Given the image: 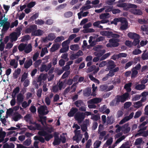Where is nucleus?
Listing matches in <instances>:
<instances>
[{
  "instance_id": "nucleus-1",
  "label": "nucleus",
  "mask_w": 148,
  "mask_h": 148,
  "mask_svg": "<svg viewBox=\"0 0 148 148\" xmlns=\"http://www.w3.org/2000/svg\"><path fill=\"white\" fill-rule=\"evenodd\" d=\"M129 95V94L127 92H125L121 95H117L115 98L110 102V106H114L119 105L120 102L121 103L124 102L128 100Z\"/></svg>"
},
{
  "instance_id": "nucleus-2",
  "label": "nucleus",
  "mask_w": 148,
  "mask_h": 148,
  "mask_svg": "<svg viewBox=\"0 0 148 148\" xmlns=\"http://www.w3.org/2000/svg\"><path fill=\"white\" fill-rule=\"evenodd\" d=\"M38 112L40 115H45L47 114L49 112L47 106H41L37 109Z\"/></svg>"
},
{
  "instance_id": "nucleus-3",
  "label": "nucleus",
  "mask_w": 148,
  "mask_h": 148,
  "mask_svg": "<svg viewBox=\"0 0 148 148\" xmlns=\"http://www.w3.org/2000/svg\"><path fill=\"white\" fill-rule=\"evenodd\" d=\"M51 131H48V132L45 131L44 130H42L38 132V134L40 136H44L45 139L47 141H49L51 138L53 137L52 135L50 134Z\"/></svg>"
},
{
  "instance_id": "nucleus-4",
  "label": "nucleus",
  "mask_w": 148,
  "mask_h": 148,
  "mask_svg": "<svg viewBox=\"0 0 148 148\" xmlns=\"http://www.w3.org/2000/svg\"><path fill=\"white\" fill-rule=\"evenodd\" d=\"M74 118L75 120L77 121L78 123L80 124L83 121L85 116H84L83 112H78L75 115Z\"/></svg>"
},
{
  "instance_id": "nucleus-5",
  "label": "nucleus",
  "mask_w": 148,
  "mask_h": 148,
  "mask_svg": "<svg viewBox=\"0 0 148 148\" xmlns=\"http://www.w3.org/2000/svg\"><path fill=\"white\" fill-rule=\"evenodd\" d=\"M31 139L29 138H28L23 142V145L21 144H17V148H30L26 147L24 145L28 146H29L31 144Z\"/></svg>"
},
{
  "instance_id": "nucleus-6",
  "label": "nucleus",
  "mask_w": 148,
  "mask_h": 148,
  "mask_svg": "<svg viewBox=\"0 0 148 148\" xmlns=\"http://www.w3.org/2000/svg\"><path fill=\"white\" fill-rule=\"evenodd\" d=\"M74 132L75 135L73 137V139L77 142L78 143L81 140L82 138V135L80 134L79 130H75Z\"/></svg>"
},
{
  "instance_id": "nucleus-7",
  "label": "nucleus",
  "mask_w": 148,
  "mask_h": 148,
  "mask_svg": "<svg viewBox=\"0 0 148 148\" xmlns=\"http://www.w3.org/2000/svg\"><path fill=\"white\" fill-rule=\"evenodd\" d=\"M123 134V132H122L118 133L115 135V138H119L116 141L115 144L120 143L125 138V136L124 135L122 136Z\"/></svg>"
},
{
  "instance_id": "nucleus-8",
  "label": "nucleus",
  "mask_w": 148,
  "mask_h": 148,
  "mask_svg": "<svg viewBox=\"0 0 148 148\" xmlns=\"http://www.w3.org/2000/svg\"><path fill=\"white\" fill-rule=\"evenodd\" d=\"M109 42L112 43L113 47H116L119 45V42H120V40L118 38H112L109 40Z\"/></svg>"
},
{
  "instance_id": "nucleus-9",
  "label": "nucleus",
  "mask_w": 148,
  "mask_h": 148,
  "mask_svg": "<svg viewBox=\"0 0 148 148\" xmlns=\"http://www.w3.org/2000/svg\"><path fill=\"white\" fill-rule=\"evenodd\" d=\"M125 18L123 17H118L115 18L113 21H111V24H114L116 25H117V23L121 22L123 23L125 22Z\"/></svg>"
},
{
  "instance_id": "nucleus-10",
  "label": "nucleus",
  "mask_w": 148,
  "mask_h": 148,
  "mask_svg": "<svg viewBox=\"0 0 148 148\" xmlns=\"http://www.w3.org/2000/svg\"><path fill=\"white\" fill-rule=\"evenodd\" d=\"M101 99L99 98H95L91 99L87 101L88 104H97L101 102Z\"/></svg>"
},
{
  "instance_id": "nucleus-11",
  "label": "nucleus",
  "mask_w": 148,
  "mask_h": 148,
  "mask_svg": "<svg viewBox=\"0 0 148 148\" xmlns=\"http://www.w3.org/2000/svg\"><path fill=\"white\" fill-rule=\"evenodd\" d=\"M24 99V96L23 94L21 93H19L17 96V103L18 105H20L21 104L23 101Z\"/></svg>"
},
{
  "instance_id": "nucleus-12",
  "label": "nucleus",
  "mask_w": 148,
  "mask_h": 148,
  "mask_svg": "<svg viewBox=\"0 0 148 148\" xmlns=\"http://www.w3.org/2000/svg\"><path fill=\"white\" fill-rule=\"evenodd\" d=\"M116 66L114 62L112 60H110L107 62V66L108 70L113 69Z\"/></svg>"
},
{
  "instance_id": "nucleus-13",
  "label": "nucleus",
  "mask_w": 148,
  "mask_h": 148,
  "mask_svg": "<svg viewBox=\"0 0 148 148\" xmlns=\"http://www.w3.org/2000/svg\"><path fill=\"white\" fill-rule=\"evenodd\" d=\"M59 134L58 133L55 132L54 133L55 140L53 143V144L54 145H59L60 143V139L58 136Z\"/></svg>"
},
{
  "instance_id": "nucleus-14",
  "label": "nucleus",
  "mask_w": 148,
  "mask_h": 148,
  "mask_svg": "<svg viewBox=\"0 0 148 148\" xmlns=\"http://www.w3.org/2000/svg\"><path fill=\"white\" fill-rule=\"evenodd\" d=\"M127 36L131 39H136L140 38V36L138 34L135 33L130 32L127 34Z\"/></svg>"
},
{
  "instance_id": "nucleus-15",
  "label": "nucleus",
  "mask_w": 148,
  "mask_h": 148,
  "mask_svg": "<svg viewBox=\"0 0 148 148\" xmlns=\"http://www.w3.org/2000/svg\"><path fill=\"white\" fill-rule=\"evenodd\" d=\"M119 70V68L118 67H117L113 69L108 70L109 71V73L107 74L110 77H112L114 75V73L118 72Z\"/></svg>"
},
{
  "instance_id": "nucleus-16",
  "label": "nucleus",
  "mask_w": 148,
  "mask_h": 148,
  "mask_svg": "<svg viewBox=\"0 0 148 148\" xmlns=\"http://www.w3.org/2000/svg\"><path fill=\"white\" fill-rule=\"evenodd\" d=\"M3 23V29H2V32H6L7 31L10 27V23L7 21H5Z\"/></svg>"
},
{
  "instance_id": "nucleus-17",
  "label": "nucleus",
  "mask_w": 148,
  "mask_h": 148,
  "mask_svg": "<svg viewBox=\"0 0 148 148\" xmlns=\"http://www.w3.org/2000/svg\"><path fill=\"white\" fill-rule=\"evenodd\" d=\"M78 111V109L75 108H72L69 112L68 113L67 115L69 117L73 116Z\"/></svg>"
},
{
  "instance_id": "nucleus-18",
  "label": "nucleus",
  "mask_w": 148,
  "mask_h": 148,
  "mask_svg": "<svg viewBox=\"0 0 148 148\" xmlns=\"http://www.w3.org/2000/svg\"><path fill=\"white\" fill-rule=\"evenodd\" d=\"M10 39L11 40V42H12L13 41H16L19 36L16 34L15 32H13L10 34Z\"/></svg>"
},
{
  "instance_id": "nucleus-19",
  "label": "nucleus",
  "mask_w": 148,
  "mask_h": 148,
  "mask_svg": "<svg viewBox=\"0 0 148 148\" xmlns=\"http://www.w3.org/2000/svg\"><path fill=\"white\" fill-rule=\"evenodd\" d=\"M116 127H117V128L116 130H130V127H129V124L127 123L121 126L118 125H116Z\"/></svg>"
},
{
  "instance_id": "nucleus-20",
  "label": "nucleus",
  "mask_w": 148,
  "mask_h": 148,
  "mask_svg": "<svg viewBox=\"0 0 148 148\" xmlns=\"http://www.w3.org/2000/svg\"><path fill=\"white\" fill-rule=\"evenodd\" d=\"M89 121L88 119H86L83 123L81 125V130H87V126L89 125Z\"/></svg>"
},
{
  "instance_id": "nucleus-21",
  "label": "nucleus",
  "mask_w": 148,
  "mask_h": 148,
  "mask_svg": "<svg viewBox=\"0 0 148 148\" xmlns=\"http://www.w3.org/2000/svg\"><path fill=\"white\" fill-rule=\"evenodd\" d=\"M148 135V131H144V130H139L138 132L135 135V137L138 135H141L144 136H146Z\"/></svg>"
},
{
  "instance_id": "nucleus-22",
  "label": "nucleus",
  "mask_w": 148,
  "mask_h": 148,
  "mask_svg": "<svg viewBox=\"0 0 148 148\" xmlns=\"http://www.w3.org/2000/svg\"><path fill=\"white\" fill-rule=\"evenodd\" d=\"M106 52V50L105 49L100 50L94 52V55L97 57L100 58Z\"/></svg>"
},
{
  "instance_id": "nucleus-23",
  "label": "nucleus",
  "mask_w": 148,
  "mask_h": 148,
  "mask_svg": "<svg viewBox=\"0 0 148 148\" xmlns=\"http://www.w3.org/2000/svg\"><path fill=\"white\" fill-rule=\"evenodd\" d=\"M125 22L123 23H121V24L120 27V29L121 30H125L127 28L128 22L126 20V19H125Z\"/></svg>"
},
{
  "instance_id": "nucleus-24",
  "label": "nucleus",
  "mask_w": 148,
  "mask_h": 148,
  "mask_svg": "<svg viewBox=\"0 0 148 148\" xmlns=\"http://www.w3.org/2000/svg\"><path fill=\"white\" fill-rule=\"evenodd\" d=\"M43 31L41 29H38L37 30H36V31L32 33V35L36 36H41L42 35Z\"/></svg>"
},
{
  "instance_id": "nucleus-25",
  "label": "nucleus",
  "mask_w": 148,
  "mask_h": 148,
  "mask_svg": "<svg viewBox=\"0 0 148 148\" xmlns=\"http://www.w3.org/2000/svg\"><path fill=\"white\" fill-rule=\"evenodd\" d=\"M32 64V62L31 59H29L28 60H27L24 64V67L27 69L29 68Z\"/></svg>"
},
{
  "instance_id": "nucleus-26",
  "label": "nucleus",
  "mask_w": 148,
  "mask_h": 148,
  "mask_svg": "<svg viewBox=\"0 0 148 148\" xmlns=\"http://www.w3.org/2000/svg\"><path fill=\"white\" fill-rule=\"evenodd\" d=\"M23 118L21 115L18 112H16L14 114V115L13 117L14 120L15 121H18V120Z\"/></svg>"
},
{
  "instance_id": "nucleus-27",
  "label": "nucleus",
  "mask_w": 148,
  "mask_h": 148,
  "mask_svg": "<svg viewBox=\"0 0 148 148\" xmlns=\"http://www.w3.org/2000/svg\"><path fill=\"white\" fill-rule=\"evenodd\" d=\"M32 50V49L31 44H29L28 45L26 44L24 52L26 53H28L30 52Z\"/></svg>"
},
{
  "instance_id": "nucleus-28",
  "label": "nucleus",
  "mask_w": 148,
  "mask_h": 148,
  "mask_svg": "<svg viewBox=\"0 0 148 148\" xmlns=\"http://www.w3.org/2000/svg\"><path fill=\"white\" fill-rule=\"evenodd\" d=\"M134 69V68H132L131 69L132 72L131 76L132 79H134L136 77L138 73V71Z\"/></svg>"
},
{
  "instance_id": "nucleus-29",
  "label": "nucleus",
  "mask_w": 148,
  "mask_h": 148,
  "mask_svg": "<svg viewBox=\"0 0 148 148\" xmlns=\"http://www.w3.org/2000/svg\"><path fill=\"white\" fill-rule=\"evenodd\" d=\"M132 86V83H129L127 84H126L124 86V88L126 90L128 94L129 92H130L131 90V87Z\"/></svg>"
},
{
  "instance_id": "nucleus-30",
  "label": "nucleus",
  "mask_w": 148,
  "mask_h": 148,
  "mask_svg": "<svg viewBox=\"0 0 148 148\" xmlns=\"http://www.w3.org/2000/svg\"><path fill=\"white\" fill-rule=\"evenodd\" d=\"M26 44L21 43L20 44L18 47V49L19 51L22 52L23 51H25V49L26 46Z\"/></svg>"
},
{
  "instance_id": "nucleus-31",
  "label": "nucleus",
  "mask_w": 148,
  "mask_h": 148,
  "mask_svg": "<svg viewBox=\"0 0 148 148\" xmlns=\"http://www.w3.org/2000/svg\"><path fill=\"white\" fill-rule=\"evenodd\" d=\"M139 38H137L136 39H134V40L133 42H132V45L136 46L137 45V47L138 48H139L140 47V46L139 45L140 42Z\"/></svg>"
},
{
  "instance_id": "nucleus-32",
  "label": "nucleus",
  "mask_w": 148,
  "mask_h": 148,
  "mask_svg": "<svg viewBox=\"0 0 148 148\" xmlns=\"http://www.w3.org/2000/svg\"><path fill=\"white\" fill-rule=\"evenodd\" d=\"M147 123V121H144L140 125L138 128L139 130H146L147 127L145 125Z\"/></svg>"
},
{
  "instance_id": "nucleus-33",
  "label": "nucleus",
  "mask_w": 148,
  "mask_h": 148,
  "mask_svg": "<svg viewBox=\"0 0 148 148\" xmlns=\"http://www.w3.org/2000/svg\"><path fill=\"white\" fill-rule=\"evenodd\" d=\"M60 46V45L58 43L53 45L52 47L51 48V51L52 52L55 51L59 48Z\"/></svg>"
},
{
  "instance_id": "nucleus-34",
  "label": "nucleus",
  "mask_w": 148,
  "mask_h": 148,
  "mask_svg": "<svg viewBox=\"0 0 148 148\" xmlns=\"http://www.w3.org/2000/svg\"><path fill=\"white\" fill-rule=\"evenodd\" d=\"M145 88V84H138L136 85L135 87V89L136 90H142Z\"/></svg>"
},
{
  "instance_id": "nucleus-35",
  "label": "nucleus",
  "mask_w": 148,
  "mask_h": 148,
  "mask_svg": "<svg viewBox=\"0 0 148 148\" xmlns=\"http://www.w3.org/2000/svg\"><path fill=\"white\" fill-rule=\"evenodd\" d=\"M19 89L20 88L18 87H17L14 89L12 95V97L13 98L16 97V94L18 93L19 91Z\"/></svg>"
},
{
  "instance_id": "nucleus-36",
  "label": "nucleus",
  "mask_w": 148,
  "mask_h": 148,
  "mask_svg": "<svg viewBox=\"0 0 148 148\" xmlns=\"http://www.w3.org/2000/svg\"><path fill=\"white\" fill-rule=\"evenodd\" d=\"M132 12L134 14L139 15H141L143 14L142 11L140 9H135L133 10Z\"/></svg>"
},
{
  "instance_id": "nucleus-37",
  "label": "nucleus",
  "mask_w": 148,
  "mask_h": 148,
  "mask_svg": "<svg viewBox=\"0 0 148 148\" xmlns=\"http://www.w3.org/2000/svg\"><path fill=\"white\" fill-rule=\"evenodd\" d=\"M141 29L142 31L146 32L147 34H148V25H143L141 26Z\"/></svg>"
},
{
  "instance_id": "nucleus-38",
  "label": "nucleus",
  "mask_w": 148,
  "mask_h": 148,
  "mask_svg": "<svg viewBox=\"0 0 148 148\" xmlns=\"http://www.w3.org/2000/svg\"><path fill=\"white\" fill-rule=\"evenodd\" d=\"M98 133L99 134V139L102 140L103 137L106 135V133L105 131H101L100 130H99Z\"/></svg>"
},
{
  "instance_id": "nucleus-39",
  "label": "nucleus",
  "mask_w": 148,
  "mask_h": 148,
  "mask_svg": "<svg viewBox=\"0 0 148 148\" xmlns=\"http://www.w3.org/2000/svg\"><path fill=\"white\" fill-rule=\"evenodd\" d=\"M137 63V62H134L133 61H130L126 63V64L124 68L125 69H127L129 67L131 66L133 64H136Z\"/></svg>"
},
{
  "instance_id": "nucleus-40",
  "label": "nucleus",
  "mask_w": 148,
  "mask_h": 148,
  "mask_svg": "<svg viewBox=\"0 0 148 148\" xmlns=\"http://www.w3.org/2000/svg\"><path fill=\"white\" fill-rule=\"evenodd\" d=\"M137 8V6L134 4H131L130 3H127V8L125 9V10H127L129 9L136 8Z\"/></svg>"
},
{
  "instance_id": "nucleus-41",
  "label": "nucleus",
  "mask_w": 148,
  "mask_h": 148,
  "mask_svg": "<svg viewBox=\"0 0 148 148\" xmlns=\"http://www.w3.org/2000/svg\"><path fill=\"white\" fill-rule=\"evenodd\" d=\"M3 148H14V145L12 143H10L9 144L8 143H6L3 145Z\"/></svg>"
},
{
  "instance_id": "nucleus-42",
  "label": "nucleus",
  "mask_w": 148,
  "mask_h": 148,
  "mask_svg": "<svg viewBox=\"0 0 148 148\" xmlns=\"http://www.w3.org/2000/svg\"><path fill=\"white\" fill-rule=\"evenodd\" d=\"M84 102L80 99L74 102V104L77 107H79L82 105H83Z\"/></svg>"
},
{
  "instance_id": "nucleus-43",
  "label": "nucleus",
  "mask_w": 148,
  "mask_h": 148,
  "mask_svg": "<svg viewBox=\"0 0 148 148\" xmlns=\"http://www.w3.org/2000/svg\"><path fill=\"white\" fill-rule=\"evenodd\" d=\"M110 17V14L108 13H104L101 14L99 16L101 19H104Z\"/></svg>"
},
{
  "instance_id": "nucleus-44",
  "label": "nucleus",
  "mask_w": 148,
  "mask_h": 148,
  "mask_svg": "<svg viewBox=\"0 0 148 148\" xmlns=\"http://www.w3.org/2000/svg\"><path fill=\"white\" fill-rule=\"evenodd\" d=\"M117 6L119 7L123 8L124 10H125L127 8V3H119L116 5Z\"/></svg>"
},
{
  "instance_id": "nucleus-45",
  "label": "nucleus",
  "mask_w": 148,
  "mask_h": 148,
  "mask_svg": "<svg viewBox=\"0 0 148 148\" xmlns=\"http://www.w3.org/2000/svg\"><path fill=\"white\" fill-rule=\"evenodd\" d=\"M134 107L136 108H138L142 106V103L140 101L134 103Z\"/></svg>"
},
{
  "instance_id": "nucleus-46",
  "label": "nucleus",
  "mask_w": 148,
  "mask_h": 148,
  "mask_svg": "<svg viewBox=\"0 0 148 148\" xmlns=\"http://www.w3.org/2000/svg\"><path fill=\"white\" fill-rule=\"evenodd\" d=\"M138 22L140 24H145L148 23V19L147 20L145 19H139L138 20Z\"/></svg>"
},
{
  "instance_id": "nucleus-47",
  "label": "nucleus",
  "mask_w": 148,
  "mask_h": 148,
  "mask_svg": "<svg viewBox=\"0 0 148 148\" xmlns=\"http://www.w3.org/2000/svg\"><path fill=\"white\" fill-rule=\"evenodd\" d=\"M56 36L55 34L53 33H50L48 35V40L52 41L55 39Z\"/></svg>"
},
{
  "instance_id": "nucleus-48",
  "label": "nucleus",
  "mask_w": 148,
  "mask_h": 148,
  "mask_svg": "<svg viewBox=\"0 0 148 148\" xmlns=\"http://www.w3.org/2000/svg\"><path fill=\"white\" fill-rule=\"evenodd\" d=\"M70 49L73 51H76L79 49V46L77 44L72 45L70 46Z\"/></svg>"
},
{
  "instance_id": "nucleus-49",
  "label": "nucleus",
  "mask_w": 148,
  "mask_h": 148,
  "mask_svg": "<svg viewBox=\"0 0 148 148\" xmlns=\"http://www.w3.org/2000/svg\"><path fill=\"white\" fill-rule=\"evenodd\" d=\"M141 58L143 60L148 59V52H144L141 55Z\"/></svg>"
},
{
  "instance_id": "nucleus-50",
  "label": "nucleus",
  "mask_w": 148,
  "mask_h": 148,
  "mask_svg": "<svg viewBox=\"0 0 148 148\" xmlns=\"http://www.w3.org/2000/svg\"><path fill=\"white\" fill-rule=\"evenodd\" d=\"M108 88V86L106 84H103L100 86V89L101 91H107V90Z\"/></svg>"
},
{
  "instance_id": "nucleus-51",
  "label": "nucleus",
  "mask_w": 148,
  "mask_h": 148,
  "mask_svg": "<svg viewBox=\"0 0 148 148\" xmlns=\"http://www.w3.org/2000/svg\"><path fill=\"white\" fill-rule=\"evenodd\" d=\"M130 146L129 142H127L123 144L119 148H130Z\"/></svg>"
},
{
  "instance_id": "nucleus-52",
  "label": "nucleus",
  "mask_w": 148,
  "mask_h": 148,
  "mask_svg": "<svg viewBox=\"0 0 148 148\" xmlns=\"http://www.w3.org/2000/svg\"><path fill=\"white\" fill-rule=\"evenodd\" d=\"M100 119V116L97 115H95L93 114L91 115V119L94 121H97Z\"/></svg>"
},
{
  "instance_id": "nucleus-53",
  "label": "nucleus",
  "mask_w": 148,
  "mask_h": 148,
  "mask_svg": "<svg viewBox=\"0 0 148 148\" xmlns=\"http://www.w3.org/2000/svg\"><path fill=\"white\" fill-rule=\"evenodd\" d=\"M62 48L60 49V53H64L66 52L69 50V47L67 46L66 47H62Z\"/></svg>"
},
{
  "instance_id": "nucleus-54",
  "label": "nucleus",
  "mask_w": 148,
  "mask_h": 148,
  "mask_svg": "<svg viewBox=\"0 0 148 148\" xmlns=\"http://www.w3.org/2000/svg\"><path fill=\"white\" fill-rule=\"evenodd\" d=\"M112 142V138L110 137L106 141L104 146L105 147H107L108 146L110 145Z\"/></svg>"
},
{
  "instance_id": "nucleus-55",
  "label": "nucleus",
  "mask_w": 148,
  "mask_h": 148,
  "mask_svg": "<svg viewBox=\"0 0 148 148\" xmlns=\"http://www.w3.org/2000/svg\"><path fill=\"white\" fill-rule=\"evenodd\" d=\"M35 140H38L42 143H44L45 142V140L44 138L40 136H36L34 138Z\"/></svg>"
},
{
  "instance_id": "nucleus-56",
  "label": "nucleus",
  "mask_w": 148,
  "mask_h": 148,
  "mask_svg": "<svg viewBox=\"0 0 148 148\" xmlns=\"http://www.w3.org/2000/svg\"><path fill=\"white\" fill-rule=\"evenodd\" d=\"M31 117L32 116L30 114H27L24 117V119L27 122H29L31 120Z\"/></svg>"
},
{
  "instance_id": "nucleus-57",
  "label": "nucleus",
  "mask_w": 148,
  "mask_h": 148,
  "mask_svg": "<svg viewBox=\"0 0 148 148\" xmlns=\"http://www.w3.org/2000/svg\"><path fill=\"white\" fill-rule=\"evenodd\" d=\"M64 40V37L63 36H58L57 37L55 40L54 41L55 42H60L62 40Z\"/></svg>"
},
{
  "instance_id": "nucleus-58",
  "label": "nucleus",
  "mask_w": 148,
  "mask_h": 148,
  "mask_svg": "<svg viewBox=\"0 0 148 148\" xmlns=\"http://www.w3.org/2000/svg\"><path fill=\"white\" fill-rule=\"evenodd\" d=\"M142 52L141 51L138 49H135L132 52V53L134 55H137L141 53Z\"/></svg>"
},
{
  "instance_id": "nucleus-59",
  "label": "nucleus",
  "mask_w": 148,
  "mask_h": 148,
  "mask_svg": "<svg viewBox=\"0 0 148 148\" xmlns=\"http://www.w3.org/2000/svg\"><path fill=\"white\" fill-rule=\"evenodd\" d=\"M13 109L12 108H10L7 110L6 112V115L8 116H10L13 112Z\"/></svg>"
},
{
  "instance_id": "nucleus-60",
  "label": "nucleus",
  "mask_w": 148,
  "mask_h": 148,
  "mask_svg": "<svg viewBox=\"0 0 148 148\" xmlns=\"http://www.w3.org/2000/svg\"><path fill=\"white\" fill-rule=\"evenodd\" d=\"M35 23L38 25H41L44 24L45 22L42 19H38L35 21Z\"/></svg>"
},
{
  "instance_id": "nucleus-61",
  "label": "nucleus",
  "mask_w": 148,
  "mask_h": 148,
  "mask_svg": "<svg viewBox=\"0 0 148 148\" xmlns=\"http://www.w3.org/2000/svg\"><path fill=\"white\" fill-rule=\"evenodd\" d=\"M70 42L68 39L64 41L62 43V47H66L69 46L68 45L69 44Z\"/></svg>"
},
{
  "instance_id": "nucleus-62",
  "label": "nucleus",
  "mask_w": 148,
  "mask_h": 148,
  "mask_svg": "<svg viewBox=\"0 0 148 148\" xmlns=\"http://www.w3.org/2000/svg\"><path fill=\"white\" fill-rule=\"evenodd\" d=\"M70 42L68 39L64 41L62 43V47H66L69 46L68 45L69 44Z\"/></svg>"
},
{
  "instance_id": "nucleus-63",
  "label": "nucleus",
  "mask_w": 148,
  "mask_h": 148,
  "mask_svg": "<svg viewBox=\"0 0 148 148\" xmlns=\"http://www.w3.org/2000/svg\"><path fill=\"white\" fill-rule=\"evenodd\" d=\"M114 122V119L112 117H110L109 118H108L107 121V123L109 124H112Z\"/></svg>"
},
{
  "instance_id": "nucleus-64",
  "label": "nucleus",
  "mask_w": 148,
  "mask_h": 148,
  "mask_svg": "<svg viewBox=\"0 0 148 148\" xmlns=\"http://www.w3.org/2000/svg\"><path fill=\"white\" fill-rule=\"evenodd\" d=\"M32 33L36 31V30L37 29V26L36 25H33L30 26L29 27Z\"/></svg>"
}]
</instances>
